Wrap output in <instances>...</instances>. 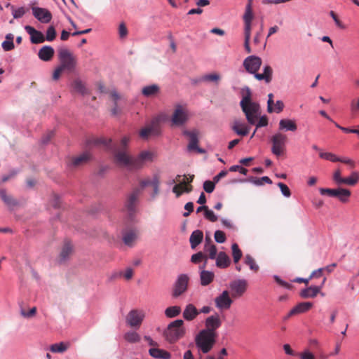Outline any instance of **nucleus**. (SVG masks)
Returning a JSON list of instances; mask_svg holds the SVG:
<instances>
[{
  "label": "nucleus",
  "instance_id": "79ce46f5",
  "mask_svg": "<svg viewBox=\"0 0 359 359\" xmlns=\"http://www.w3.org/2000/svg\"><path fill=\"white\" fill-rule=\"evenodd\" d=\"M265 78V83H269L272 81V76H273V69L269 65H265L263 67V73Z\"/></svg>",
  "mask_w": 359,
  "mask_h": 359
},
{
  "label": "nucleus",
  "instance_id": "a18cd8bd",
  "mask_svg": "<svg viewBox=\"0 0 359 359\" xmlns=\"http://www.w3.org/2000/svg\"><path fill=\"white\" fill-rule=\"evenodd\" d=\"M245 263L249 266L250 269L255 271L257 272L259 270V266L256 264L255 259L250 255H247L245 257Z\"/></svg>",
  "mask_w": 359,
  "mask_h": 359
},
{
  "label": "nucleus",
  "instance_id": "864d4df0",
  "mask_svg": "<svg viewBox=\"0 0 359 359\" xmlns=\"http://www.w3.org/2000/svg\"><path fill=\"white\" fill-rule=\"evenodd\" d=\"M215 241L219 243H223L226 241V235L225 233L220 230H217L215 232Z\"/></svg>",
  "mask_w": 359,
  "mask_h": 359
},
{
  "label": "nucleus",
  "instance_id": "0eeeda50",
  "mask_svg": "<svg viewBox=\"0 0 359 359\" xmlns=\"http://www.w3.org/2000/svg\"><path fill=\"white\" fill-rule=\"evenodd\" d=\"M189 278L187 274H180L175 280L172 289V296L177 298L182 295L188 289Z\"/></svg>",
  "mask_w": 359,
  "mask_h": 359
},
{
  "label": "nucleus",
  "instance_id": "de8ad7c7",
  "mask_svg": "<svg viewBox=\"0 0 359 359\" xmlns=\"http://www.w3.org/2000/svg\"><path fill=\"white\" fill-rule=\"evenodd\" d=\"M36 311H37V309H36V307H35V306L30 309L28 311H27L25 309L21 307L20 313L22 317H24L25 318H33L34 316H35V315L36 314Z\"/></svg>",
  "mask_w": 359,
  "mask_h": 359
},
{
  "label": "nucleus",
  "instance_id": "aec40b11",
  "mask_svg": "<svg viewBox=\"0 0 359 359\" xmlns=\"http://www.w3.org/2000/svg\"><path fill=\"white\" fill-rule=\"evenodd\" d=\"M326 281V278L323 279L322 283L319 286H310L306 289H304L300 292V296L302 298H314L320 292L321 288Z\"/></svg>",
  "mask_w": 359,
  "mask_h": 359
},
{
  "label": "nucleus",
  "instance_id": "69168bd1",
  "mask_svg": "<svg viewBox=\"0 0 359 359\" xmlns=\"http://www.w3.org/2000/svg\"><path fill=\"white\" fill-rule=\"evenodd\" d=\"M330 15L332 17V18L333 19L336 25L338 27H339L341 29H345V25L339 20L337 15H336V13L334 11H330Z\"/></svg>",
  "mask_w": 359,
  "mask_h": 359
},
{
  "label": "nucleus",
  "instance_id": "13d9d810",
  "mask_svg": "<svg viewBox=\"0 0 359 359\" xmlns=\"http://www.w3.org/2000/svg\"><path fill=\"white\" fill-rule=\"evenodd\" d=\"M299 359H315V355L308 349L297 354Z\"/></svg>",
  "mask_w": 359,
  "mask_h": 359
},
{
  "label": "nucleus",
  "instance_id": "4c0bfd02",
  "mask_svg": "<svg viewBox=\"0 0 359 359\" xmlns=\"http://www.w3.org/2000/svg\"><path fill=\"white\" fill-rule=\"evenodd\" d=\"M69 347V343L60 342L53 344L50 346V351L53 353H64Z\"/></svg>",
  "mask_w": 359,
  "mask_h": 359
},
{
  "label": "nucleus",
  "instance_id": "8fccbe9b",
  "mask_svg": "<svg viewBox=\"0 0 359 359\" xmlns=\"http://www.w3.org/2000/svg\"><path fill=\"white\" fill-rule=\"evenodd\" d=\"M56 31L53 26H49L46 30L45 41H53L56 37Z\"/></svg>",
  "mask_w": 359,
  "mask_h": 359
},
{
  "label": "nucleus",
  "instance_id": "72a5a7b5",
  "mask_svg": "<svg viewBox=\"0 0 359 359\" xmlns=\"http://www.w3.org/2000/svg\"><path fill=\"white\" fill-rule=\"evenodd\" d=\"M188 114H172L171 118L172 126H180L186 123L189 118Z\"/></svg>",
  "mask_w": 359,
  "mask_h": 359
},
{
  "label": "nucleus",
  "instance_id": "9d476101",
  "mask_svg": "<svg viewBox=\"0 0 359 359\" xmlns=\"http://www.w3.org/2000/svg\"><path fill=\"white\" fill-rule=\"evenodd\" d=\"M262 63V59L259 56L250 55L243 60V65L248 73L252 74L258 72Z\"/></svg>",
  "mask_w": 359,
  "mask_h": 359
},
{
  "label": "nucleus",
  "instance_id": "7ed1b4c3",
  "mask_svg": "<svg viewBox=\"0 0 359 359\" xmlns=\"http://www.w3.org/2000/svg\"><path fill=\"white\" fill-rule=\"evenodd\" d=\"M184 321L178 319L170 323L164 332L165 339L172 344L177 341L185 334V330L183 327Z\"/></svg>",
  "mask_w": 359,
  "mask_h": 359
},
{
  "label": "nucleus",
  "instance_id": "6e6d98bb",
  "mask_svg": "<svg viewBox=\"0 0 359 359\" xmlns=\"http://www.w3.org/2000/svg\"><path fill=\"white\" fill-rule=\"evenodd\" d=\"M273 278H274L275 281L279 285H280L281 287H283L287 288L288 290L292 289V287H293L292 285H291L290 283H288L283 280L279 276L276 275V276H273Z\"/></svg>",
  "mask_w": 359,
  "mask_h": 359
},
{
  "label": "nucleus",
  "instance_id": "37998d69",
  "mask_svg": "<svg viewBox=\"0 0 359 359\" xmlns=\"http://www.w3.org/2000/svg\"><path fill=\"white\" fill-rule=\"evenodd\" d=\"M232 250V256L233 258V262L235 263H238L242 257V252L240 250L237 243H233L231 246Z\"/></svg>",
  "mask_w": 359,
  "mask_h": 359
},
{
  "label": "nucleus",
  "instance_id": "c85d7f7f",
  "mask_svg": "<svg viewBox=\"0 0 359 359\" xmlns=\"http://www.w3.org/2000/svg\"><path fill=\"white\" fill-rule=\"evenodd\" d=\"M203 233L201 230L194 231L189 238L191 248L195 249L203 241Z\"/></svg>",
  "mask_w": 359,
  "mask_h": 359
},
{
  "label": "nucleus",
  "instance_id": "20e7f679",
  "mask_svg": "<svg viewBox=\"0 0 359 359\" xmlns=\"http://www.w3.org/2000/svg\"><path fill=\"white\" fill-rule=\"evenodd\" d=\"M271 142L272 144L271 152L274 155L279 156L282 155L285 150L287 137L281 132H278L271 136Z\"/></svg>",
  "mask_w": 359,
  "mask_h": 359
},
{
  "label": "nucleus",
  "instance_id": "e433bc0d",
  "mask_svg": "<svg viewBox=\"0 0 359 359\" xmlns=\"http://www.w3.org/2000/svg\"><path fill=\"white\" fill-rule=\"evenodd\" d=\"M159 91V87L156 84H152L144 86L142 90V93L145 97H151L156 95Z\"/></svg>",
  "mask_w": 359,
  "mask_h": 359
},
{
  "label": "nucleus",
  "instance_id": "09e8293b",
  "mask_svg": "<svg viewBox=\"0 0 359 359\" xmlns=\"http://www.w3.org/2000/svg\"><path fill=\"white\" fill-rule=\"evenodd\" d=\"M253 13L252 7H250V4H247L245 7V13L243 15V21L247 22H252L253 19Z\"/></svg>",
  "mask_w": 359,
  "mask_h": 359
},
{
  "label": "nucleus",
  "instance_id": "a211bd4d",
  "mask_svg": "<svg viewBox=\"0 0 359 359\" xmlns=\"http://www.w3.org/2000/svg\"><path fill=\"white\" fill-rule=\"evenodd\" d=\"M25 31L30 35V41L33 44L41 43L45 41V36L43 34L36 30L34 27L30 25L25 27Z\"/></svg>",
  "mask_w": 359,
  "mask_h": 359
},
{
  "label": "nucleus",
  "instance_id": "6ab92c4d",
  "mask_svg": "<svg viewBox=\"0 0 359 359\" xmlns=\"http://www.w3.org/2000/svg\"><path fill=\"white\" fill-rule=\"evenodd\" d=\"M259 114H245L248 121L252 125H256L257 128L266 126L268 118L266 116H259Z\"/></svg>",
  "mask_w": 359,
  "mask_h": 359
},
{
  "label": "nucleus",
  "instance_id": "1a4fd4ad",
  "mask_svg": "<svg viewBox=\"0 0 359 359\" xmlns=\"http://www.w3.org/2000/svg\"><path fill=\"white\" fill-rule=\"evenodd\" d=\"M229 287L233 298L237 299L242 297L248 288V282L245 279H238L232 281Z\"/></svg>",
  "mask_w": 359,
  "mask_h": 359
},
{
  "label": "nucleus",
  "instance_id": "58836bf2",
  "mask_svg": "<svg viewBox=\"0 0 359 359\" xmlns=\"http://www.w3.org/2000/svg\"><path fill=\"white\" fill-rule=\"evenodd\" d=\"M27 11H29V8H25V6L11 7V13L13 17V19H20L22 18Z\"/></svg>",
  "mask_w": 359,
  "mask_h": 359
},
{
  "label": "nucleus",
  "instance_id": "c9c22d12",
  "mask_svg": "<svg viewBox=\"0 0 359 359\" xmlns=\"http://www.w3.org/2000/svg\"><path fill=\"white\" fill-rule=\"evenodd\" d=\"M72 86L75 92L81 94V95H84L88 93V90H87L84 83L79 79H75L72 82Z\"/></svg>",
  "mask_w": 359,
  "mask_h": 359
},
{
  "label": "nucleus",
  "instance_id": "4be33fe9",
  "mask_svg": "<svg viewBox=\"0 0 359 359\" xmlns=\"http://www.w3.org/2000/svg\"><path fill=\"white\" fill-rule=\"evenodd\" d=\"M153 153L148 151H142L137 157L134 158L135 169L141 168L145 161H151Z\"/></svg>",
  "mask_w": 359,
  "mask_h": 359
},
{
  "label": "nucleus",
  "instance_id": "e2e57ef3",
  "mask_svg": "<svg viewBox=\"0 0 359 359\" xmlns=\"http://www.w3.org/2000/svg\"><path fill=\"white\" fill-rule=\"evenodd\" d=\"M205 217L212 222H215L217 220V217L215 215L212 210L207 209L204 212Z\"/></svg>",
  "mask_w": 359,
  "mask_h": 359
},
{
  "label": "nucleus",
  "instance_id": "338daca9",
  "mask_svg": "<svg viewBox=\"0 0 359 359\" xmlns=\"http://www.w3.org/2000/svg\"><path fill=\"white\" fill-rule=\"evenodd\" d=\"M1 46L5 51L11 50L15 48L13 41H4L3 43H1Z\"/></svg>",
  "mask_w": 359,
  "mask_h": 359
},
{
  "label": "nucleus",
  "instance_id": "3c124183",
  "mask_svg": "<svg viewBox=\"0 0 359 359\" xmlns=\"http://www.w3.org/2000/svg\"><path fill=\"white\" fill-rule=\"evenodd\" d=\"M220 79V76L217 74H205L199 78V81H212L217 82Z\"/></svg>",
  "mask_w": 359,
  "mask_h": 359
},
{
  "label": "nucleus",
  "instance_id": "cd10ccee",
  "mask_svg": "<svg viewBox=\"0 0 359 359\" xmlns=\"http://www.w3.org/2000/svg\"><path fill=\"white\" fill-rule=\"evenodd\" d=\"M73 251L72 245L69 241H65L60 253V262H65L72 255Z\"/></svg>",
  "mask_w": 359,
  "mask_h": 359
},
{
  "label": "nucleus",
  "instance_id": "5fc2aeb1",
  "mask_svg": "<svg viewBox=\"0 0 359 359\" xmlns=\"http://www.w3.org/2000/svg\"><path fill=\"white\" fill-rule=\"evenodd\" d=\"M205 255H204L202 252H198L196 254H194L191 257V262L194 264H198L201 262L205 258Z\"/></svg>",
  "mask_w": 359,
  "mask_h": 359
},
{
  "label": "nucleus",
  "instance_id": "39448f33",
  "mask_svg": "<svg viewBox=\"0 0 359 359\" xmlns=\"http://www.w3.org/2000/svg\"><path fill=\"white\" fill-rule=\"evenodd\" d=\"M60 67L63 70L72 71L76 67V60L67 48H60L58 51Z\"/></svg>",
  "mask_w": 359,
  "mask_h": 359
},
{
  "label": "nucleus",
  "instance_id": "49530a36",
  "mask_svg": "<svg viewBox=\"0 0 359 359\" xmlns=\"http://www.w3.org/2000/svg\"><path fill=\"white\" fill-rule=\"evenodd\" d=\"M319 156L321 158L330 161L331 162H338L339 160V157H337L334 154L331 152L320 151Z\"/></svg>",
  "mask_w": 359,
  "mask_h": 359
},
{
  "label": "nucleus",
  "instance_id": "a878e982",
  "mask_svg": "<svg viewBox=\"0 0 359 359\" xmlns=\"http://www.w3.org/2000/svg\"><path fill=\"white\" fill-rule=\"evenodd\" d=\"M215 259L216 266L219 269H226L231 264L229 257L224 252H219Z\"/></svg>",
  "mask_w": 359,
  "mask_h": 359
},
{
  "label": "nucleus",
  "instance_id": "dca6fc26",
  "mask_svg": "<svg viewBox=\"0 0 359 359\" xmlns=\"http://www.w3.org/2000/svg\"><path fill=\"white\" fill-rule=\"evenodd\" d=\"M159 117L151 121V122L145 128L140 131V136L143 139H147L149 135L159 134Z\"/></svg>",
  "mask_w": 359,
  "mask_h": 359
},
{
  "label": "nucleus",
  "instance_id": "603ef678",
  "mask_svg": "<svg viewBox=\"0 0 359 359\" xmlns=\"http://www.w3.org/2000/svg\"><path fill=\"white\" fill-rule=\"evenodd\" d=\"M204 250L208 253L209 258L211 259H214L217 257V247L215 245H210L208 247L204 248Z\"/></svg>",
  "mask_w": 359,
  "mask_h": 359
},
{
  "label": "nucleus",
  "instance_id": "b1692460",
  "mask_svg": "<svg viewBox=\"0 0 359 359\" xmlns=\"http://www.w3.org/2000/svg\"><path fill=\"white\" fill-rule=\"evenodd\" d=\"M199 313V311H198V309L194 304H189L188 305L186 306L183 311V318L186 320L191 321L194 320Z\"/></svg>",
  "mask_w": 359,
  "mask_h": 359
},
{
  "label": "nucleus",
  "instance_id": "a19ab883",
  "mask_svg": "<svg viewBox=\"0 0 359 359\" xmlns=\"http://www.w3.org/2000/svg\"><path fill=\"white\" fill-rule=\"evenodd\" d=\"M124 339L129 343H137L140 341V335L135 332H128L124 334Z\"/></svg>",
  "mask_w": 359,
  "mask_h": 359
},
{
  "label": "nucleus",
  "instance_id": "bf43d9fd",
  "mask_svg": "<svg viewBox=\"0 0 359 359\" xmlns=\"http://www.w3.org/2000/svg\"><path fill=\"white\" fill-rule=\"evenodd\" d=\"M215 182L207 180L203 183V189L207 193H212L215 189Z\"/></svg>",
  "mask_w": 359,
  "mask_h": 359
},
{
  "label": "nucleus",
  "instance_id": "0e129e2a",
  "mask_svg": "<svg viewBox=\"0 0 359 359\" xmlns=\"http://www.w3.org/2000/svg\"><path fill=\"white\" fill-rule=\"evenodd\" d=\"M252 22H244V36L245 39H250Z\"/></svg>",
  "mask_w": 359,
  "mask_h": 359
},
{
  "label": "nucleus",
  "instance_id": "bb28decb",
  "mask_svg": "<svg viewBox=\"0 0 359 359\" xmlns=\"http://www.w3.org/2000/svg\"><path fill=\"white\" fill-rule=\"evenodd\" d=\"M90 158V154L86 151L76 157L73 158L72 160V165L74 167L77 168L88 163Z\"/></svg>",
  "mask_w": 359,
  "mask_h": 359
},
{
  "label": "nucleus",
  "instance_id": "ddd939ff",
  "mask_svg": "<svg viewBox=\"0 0 359 359\" xmlns=\"http://www.w3.org/2000/svg\"><path fill=\"white\" fill-rule=\"evenodd\" d=\"M32 11L34 17L41 23L47 24L52 20V13L47 8L33 6Z\"/></svg>",
  "mask_w": 359,
  "mask_h": 359
},
{
  "label": "nucleus",
  "instance_id": "2eb2a0df",
  "mask_svg": "<svg viewBox=\"0 0 359 359\" xmlns=\"http://www.w3.org/2000/svg\"><path fill=\"white\" fill-rule=\"evenodd\" d=\"M139 194V189H135L128 196L127 200L126 201L125 208L130 217L136 212Z\"/></svg>",
  "mask_w": 359,
  "mask_h": 359
},
{
  "label": "nucleus",
  "instance_id": "5701e85b",
  "mask_svg": "<svg viewBox=\"0 0 359 359\" xmlns=\"http://www.w3.org/2000/svg\"><path fill=\"white\" fill-rule=\"evenodd\" d=\"M55 53L53 48L50 46H43L39 49L38 53V57L40 60L44 62L50 61Z\"/></svg>",
  "mask_w": 359,
  "mask_h": 359
},
{
  "label": "nucleus",
  "instance_id": "423d86ee",
  "mask_svg": "<svg viewBox=\"0 0 359 359\" xmlns=\"http://www.w3.org/2000/svg\"><path fill=\"white\" fill-rule=\"evenodd\" d=\"M320 194L327 195L331 197H337L341 202L346 203L351 196V191L348 189L344 188L338 189H327L320 188L319 189Z\"/></svg>",
  "mask_w": 359,
  "mask_h": 359
},
{
  "label": "nucleus",
  "instance_id": "f257e3e1",
  "mask_svg": "<svg viewBox=\"0 0 359 359\" xmlns=\"http://www.w3.org/2000/svg\"><path fill=\"white\" fill-rule=\"evenodd\" d=\"M111 140L105 137H91L86 141L89 147L91 146H103L107 149H111L114 154V161L119 167L135 169L134 157L128 153L127 150L117 149L116 147H111Z\"/></svg>",
  "mask_w": 359,
  "mask_h": 359
},
{
  "label": "nucleus",
  "instance_id": "680f3d73",
  "mask_svg": "<svg viewBox=\"0 0 359 359\" xmlns=\"http://www.w3.org/2000/svg\"><path fill=\"white\" fill-rule=\"evenodd\" d=\"M341 173L339 169L336 170L333 175V180L338 184H344V178L341 177Z\"/></svg>",
  "mask_w": 359,
  "mask_h": 359
},
{
  "label": "nucleus",
  "instance_id": "c756f323",
  "mask_svg": "<svg viewBox=\"0 0 359 359\" xmlns=\"http://www.w3.org/2000/svg\"><path fill=\"white\" fill-rule=\"evenodd\" d=\"M151 356L157 359H170L171 355L169 352L157 348H151L149 350Z\"/></svg>",
  "mask_w": 359,
  "mask_h": 359
},
{
  "label": "nucleus",
  "instance_id": "f3484780",
  "mask_svg": "<svg viewBox=\"0 0 359 359\" xmlns=\"http://www.w3.org/2000/svg\"><path fill=\"white\" fill-rule=\"evenodd\" d=\"M216 307L219 309H229L232 304V299L229 297V293L227 290L222 292L221 294L217 297L215 299Z\"/></svg>",
  "mask_w": 359,
  "mask_h": 359
},
{
  "label": "nucleus",
  "instance_id": "412c9836",
  "mask_svg": "<svg viewBox=\"0 0 359 359\" xmlns=\"http://www.w3.org/2000/svg\"><path fill=\"white\" fill-rule=\"evenodd\" d=\"M137 237L138 231L135 229L126 230L123 233V241L129 247H133L135 245Z\"/></svg>",
  "mask_w": 359,
  "mask_h": 359
},
{
  "label": "nucleus",
  "instance_id": "2f4dec72",
  "mask_svg": "<svg viewBox=\"0 0 359 359\" xmlns=\"http://www.w3.org/2000/svg\"><path fill=\"white\" fill-rule=\"evenodd\" d=\"M313 306V303L306 302H301L297 304L293 309H292V313H296V315L305 313L309 311Z\"/></svg>",
  "mask_w": 359,
  "mask_h": 359
},
{
  "label": "nucleus",
  "instance_id": "4d7b16f0",
  "mask_svg": "<svg viewBox=\"0 0 359 359\" xmlns=\"http://www.w3.org/2000/svg\"><path fill=\"white\" fill-rule=\"evenodd\" d=\"M184 185H185V181L184 180L183 182H180L178 184H176L173 187L172 192L176 194L177 197L180 196L182 194V193H183L182 188Z\"/></svg>",
  "mask_w": 359,
  "mask_h": 359
},
{
  "label": "nucleus",
  "instance_id": "4468645a",
  "mask_svg": "<svg viewBox=\"0 0 359 359\" xmlns=\"http://www.w3.org/2000/svg\"><path fill=\"white\" fill-rule=\"evenodd\" d=\"M222 320L218 314L212 315L205 320L204 330L211 334H217V330L221 326Z\"/></svg>",
  "mask_w": 359,
  "mask_h": 359
},
{
  "label": "nucleus",
  "instance_id": "393cba45",
  "mask_svg": "<svg viewBox=\"0 0 359 359\" xmlns=\"http://www.w3.org/2000/svg\"><path fill=\"white\" fill-rule=\"evenodd\" d=\"M279 130L294 132L297 129V126L294 120L281 119L278 125Z\"/></svg>",
  "mask_w": 359,
  "mask_h": 359
},
{
  "label": "nucleus",
  "instance_id": "774afa93",
  "mask_svg": "<svg viewBox=\"0 0 359 359\" xmlns=\"http://www.w3.org/2000/svg\"><path fill=\"white\" fill-rule=\"evenodd\" d=\"M53 136H54V131L49 130L43 136L41 141L43 144H46L51 140V138Z\"/></svg>",
  "mask_w": 359,
  "mask_h": 359
},
{
  "label": "nucleus",
  "instance_id": "6e6552de",
  "mask_svg": "<svg viewBox=\"0 0 359 359\" xmlns=\"http://www.w3.org/2000/svg\"><path fill=\"white\" fill-rule=\"evenodd\" d=\"M247 93L243 96L240 104L244 113L259 112L260 106L258 103L252 102L251 100V92L248 87L246 88Z\"/></svg>",
  "mask_w": 359,
  "mask_h": 359
},
{
  "label": "nucleus",
  "instance_id": "c03bdc74",
  "mask_svg": "<svg viewBox=\"0 0 359 359\" xmlns=\"http://www.w3.org/2000/svg\"><path fill=\"white\" fill-rule=\"evenodd\" d=\"M359 180V173L358 172H353L349 177L344 178V184L353 186Z\"/></svg>",
  "mask_w": 359,
  "mask_h": 359
},
{
  "label": "nucleus",
  "instance_id": "ea45409f",
  "mask_svg": "<svg viewBox=\"0 0 359 359\" xmlns=\"http://www.w3.org/2000/svg\"><path fill=\"white\" fill-rule=\"evenodd\" d=\"M181 313V307L179 306H169L165 310V315L168 318H175Z\"/></svg>",
  "mask_w": 359,
  "mask_h": 359
},
{
  "label": "nucleus",
  "instance_id": "473e14b6",
  "mask_svg": "<svg viewBox=\"0 0 359 359\" xmlns=\"http://www.w3.org/2000/svg\"><path fill=\"white\" fill-rule=\"evenodd\" d=\"M232 129L238 135L245 136L249 133V127L238 121H234Z\"/></svg>",
  "mask_w": 359,
  "mask_h": 359
},
{
  "label": "nucleus",
  "instance_id": "052dcab7",
  "mask_svg": "<svg viewBox=\"0 0 359 359\" xmlns=\"http://www.w3.org/2000/svg\"><path fill=\"white\" fill-rule=\"evenodd\" d=\"M278 186L280 189L282 194L285 197H290L291 196V191L286 184H285L282 182H278Z\"/></svg>",
  "mask_w": 359,
  "mask_h": 359
},
{
  "label": "nucleus",
  "instance_id": "9b49d317",
  "mask_svg": "<svg viewBox=\"0 0 359 359\" xmlns=\"http://www.w3.org/2000/svg\"><path fill=\"white\" fill-rule=\"evenodd\" d=\"M144 317L145 313L143 311L133 309L128 313L126 322L131 327H140Z\"/></svg>",
  "mask_w": 359,
  "mask_h": 359
},
{
  "label": "nucleus",
  "instance_id": "f03ea898",
  "mask_svg": "<svg viewBox=\"0 0 359 359\" xmlns=\"http://www.w3.org/2000/svg\"><path fill=\"white\" fill-rule=\"evenodd\" d=\"M217 337V334H211L201 330L196 335L194 341L200 351L203 353H208L214 347Z\"/></svg>",
  "mask_w": 359,
  "mask_h": 359
},
{
  "label": "nucleus",
  "instance_id": "f8f14e48",
  "mask_svg": "<svg viewBox=\"0 0 359 359\" xmlns=\"http://www.w3.org/2000/svg\"><path fill=\"white\" fill-rule=\"evenodd\" d=\"M183 134L189 138V144L187 146L189 151L196 150L201 154L204 152L203 149L198 147L199 137V131L198 130H193L191 131L184 130Z\"/></svg>",
  "mask_w": 359,
  "mask_h": 359
},
{
  "label": "nucleus",
  "instance_id": "f704fd0d",
  "mask_svg": "<svg viewBox=\"0 0 359 359\" xmlns=\"http://www.w3.org/2000/svg\"><path fill=\"white\" fill-rule=\"evenodd\" d=\"M215 275L212 272L205 270L201 271V283L203 286L209 285L213 280Z\"/></svg>",
  "mask_w": 359,
  "mask_h": 359
},
{
  "label": "nucleus",
  "instance_id": "7c9ffc66",
  "mask_svg": "<svg viewBox=\"0 0 359 359\" xmlns=\"http://www.w3.org/2000/svg\"><path fill=\"white\" fill-rule=\"evenodd\" d=\"M0 197L9 208H13L18 205V202L11 196L7 194L6 189H0Z\"/></svg>",
  "mask_w": 359,
  "mask_h": 359
}]
</instances>
